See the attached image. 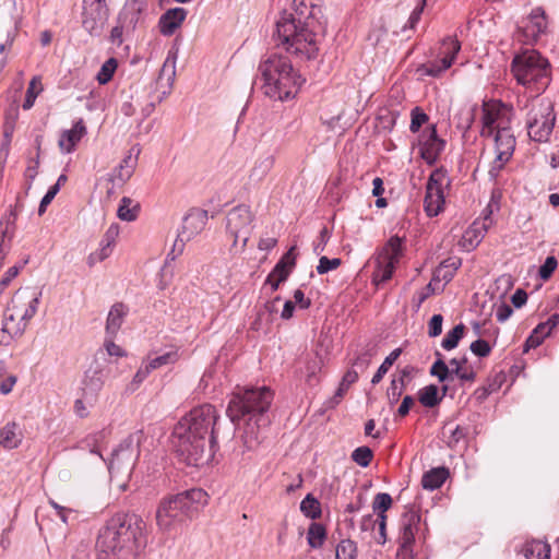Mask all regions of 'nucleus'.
I'll return each instance as SVG.
<instances>
[{
    "label": "nucleus",
    "instance_id": "1",
    "mask_svg": "<svg viewBox=\"0 0 559 559\" xmlns=\"http://www.w3.org/2000/svg\"><path fill=\"white\" fill-rule=\"evenodd\" d=\"M145 524L135 514L118 513L99 531V559H144Z\"/></svg>",
    "mask_w": 559,
    "mask_h": 559
},
{
    "label": "nucleus",
    "instance_id": "2",
    "mask_svg": "<svg viewBox=\"0 0 559 559\" xmlns=\"http://www.w3.org/2000/svg\"><path fill=\"white\" fill-rule=\"evenodd\" d=\"M273 401V392L266 388L237 389L228 403L226 414L234 424L246 421L243 445L251 450L260 443V429L270 424L266 415Z\"/></svg>",
    "mask_w": 559,
    "mask_h": 559
},
{
    "label": "nucleus",
    "instance_id": "3",
    "mask_svg": "<svg viewBox=\"0 0 559 559\" xmlns=\"http://www.w3.org/2000/svg\"><path fill=\"white\" fill-rule=\"evenodd\" d=\"M324 28L317 25L312 17L304 23L296 21L293 13L284 11L276 22L278 44L285 45L286 50L300 59H314L319 51L320 40Z\"/></svg>",
    "mask_w": 559,
    "mask_h": 559
},
{
    "label": "nucleus",
    "instance_id": "4",
    "mask_svg": "<svg viewBox=\"0 0 559 559\" xmlns=\"http://www.w3.org/2000/svg\"><path fill=\"white\" fill-rule=\"evenodd\" d=\"M263 94L273 100L294 98L304 83L289 59L282 55H270L259 66Z\"/></svg>",
    "mask_w": 559,
    "mask_h": 559
},
{
    "label": "nucleus",
    "instance_id": "5",
    "mask_svg": "<svg viewBox=\"0 0 559 559\" xmlns=\"http://www.w3.org/2000/svg\"><path fill=\"white\" fill-rule=\"evenodd\" d=\"M209 502V495L201 488H192L164 497L156 509L155 520L163 532H171L192 520Z\"/></svg>",
    "mask_w": 559,
    "mask_h": 559
},
{
    "label": "nucleus",
    "instance_id": "6",
    "mask_svg": "<svg viewBox=\"0 0 559 559\" xmlns=\"http://www.w3.org/2000/svg\"><path fill=\"white\" fill-rule=\"evenodd\" d=\"M511 71L518 83L530 88L536 96L543 93L550 82L549 63L536 50L518 55L512 61Z\"/></svg>",
    "mask_w": 559,
    "mask_h": 559
},
{
    "label": "nucleus",
    "instance_id": "7",
    "mask_svg": "<svg viewBox=\"0 0 559 559\" xmlns=\"http://www.w3.org/2000/svg\"><path fill=\"white\" fill-rule=\"evenodd\" d=\"M171 445L180 462L194 467L207 464L216 450L210 440L189 431L181 433L178 427L173 429Z\"/></svg>",
    "mask_w": 559,
    "mask_h": 559
},
{
    "label": "nucleus",
    "instance_id": "8",
    "mask_svg": "<svg viewBox=\"0 0 559 559\" xmlns=\"http://www.w3.org/2000/svg\"><path fill=\"white\" fill-rule=\"evenodd\" d=\"M144 436L141 430L130 433L112 451L108 462V469L112 479L118 481V486L127 489V483L131 477L132 471L140 456V447Z\"/></svg>",
    "mask_w": 559,
    "mask_h": 559
},
{
    "label": "nucleus",
    "instance_id": "9",
    "mask_svg": "<svg viewBox=\"0 0 559 559\" xmlns=\"http://www.w3.org/2000/svg\"><path fill=\"white\" fill-rule=\"evenodd\" d=\"M218 418L219 415L213 405L203 404L191 409L175 427H178L181 433L182 431H189L195 436L203 437L216 447L217 430L215 425Z\"/></svg>",
    "mask_w": 559,
    "mask_h": 559
},
{
    "label": "nucleus",
    "instance_id": "10",
    "mask_svg": "<svg viewBox=\"0 0 559 559\" xmlns=\"http://www.w3.org/2000/svg\"><path fill=\"white\" fill-rule=\"evenodd\" d=\"M253 214L249 206L238 205L227 214L226 229L233 237V248L236 252H242L253 229Z\"/></svg>",
    "mask_w": 559,
    "mask_h": 559
},
{
    "label": "nucleus",
    "instance_id": "11",
    "mask_svg": "<svg viewBox=\"0 0 559 559\" xmlns=\"http://www.w3.org/2000/svg\"><path fill=\"white\" fill-rule=\"evenodd\" d=\"M207 211L202 209H191L182 218V224L178 230L177 238L167 259L175 260L180 255L187 242L200 235L207 223Z\"/></svg>",
    "mask_w": 559,
    "mask_h": 559
},
{
    "label": "nucleus",
    "instance_id": "12",
    "mask_svg": "<svg viewBox=\"0 0 559 559\" xmlns=\"http://www.w3.org/2000/svg\"><path fill=\"white\" fill-rule=\"evenodd\" d=\"M555 114L550 102L542 100L528 114V135L536 142H546L554 130Z\"/></svg>",
    "mask_w": 559,
    "mask_h": 559
},
{
    "label": "nucleus",
    "instance_id": "13",
    "mask_svg": "<svg viewBox=\"0 0 559 559\" xmlns=\"http://www.w3.org/2000/svg\"><path fill=\"white\" fill-rule=\"evenodd\" d=\"M403 255V239L392 236L377 258V266L373 271V282L379 285L389 281Z\"/></svg>",
    "mask_w": 559,
    "mask_h": 559
},
{
    "label": "nucleus",
    "instance_id": "14",
    "mask_svg": "<svg viewBox=\"0 0 559 559\" xmlns=\"http://www.w3.org/2000/svg\"><path fill=\"white\" fill-rule=\"evenodd\" d=\"M41 295V289L38 287L20 288L9 304V311H13V316L17 319L29 322L37 312Z\"/></svg>",
    "mask_w": 559,
    "mask_h": 559
},
{
    "label": "nucleus",
    "instance_id": "15",
    "mask_svg": "<svg viewBox=\"0 0 559 559\" xmlns=\"http://www.w3.org/2000/svg\"><path fill=\"white\" fill-rule=\"evenodd\" d=\"M109 17L106 0H83L82 27L92 36H99Z\"/></svg>",
    "mask_w": 559,
    "mask_h": 559
},
{
    "label": "nucleus",
    "instance_id": "16",
    "mask_svg": "<svg viewBox=\"0 0 559 559\" xmlns=\"http://www.w3.org/2000/svg\"><path fill=\"white\" fill-rule=\"evenodd\" d=\"M449 183L443 169H435L426 185L425 211L428 216H437L444 204L443 187Z\"/></svg>",
    "mask_w": 559,
    "mask_h": 559
},
{
    "label": "nucleus",
    "instance_id": "17",
    "mask_svg": "<svg viewBox=\"0 0 559 559\" xmlns=\"http://www.w3.org/2000/svg\"><path fill=\"white\" fill-rule=\"evenodd\" d=\"M460 50V41L455 38L448 37L442 41L440 52L442 55L441 59L424 63L417 69V71L423 75L437 78L452 66Z\"/></svg>",
    "mask_w": 559,
    "mask_h": 559
},
{
    "label": "nucleus",
    "instance_id": "18",
    "mask_svg": "<svg viewBox=\"0 0 559 559\" xmlns=\"http://www.w3.org/2000/svg\"><path fill=\"white\" fill-rule=\"evenodd\" d=\"M419 150L421 158L429 165H433L445 147V141L437 134V127L431 124L419 135Z\"/></svg>",
    "mask_w": 559,
    "mask_h": 559
},
{
    "label": "nucleus",
    "instance_id": "19",
    "mask_svg": "<svg viewBox=\"0 0 559 559\" xmlns=\"http://www.w3.org/2000/svg\"><path fill=\"white\" fill-rule=\"evenodd\" d=\"M548 27L547 16L543 8L537 7L531 11L528 16L522 21L519 31L524 37V41L533 44L546 33Z\"/></svg>",
    "mask_w": 559,
    "mask_h": 559
},
{
    "label": "nucleus",
    "instance_id": "20",
    "mask_svg": "<svg viewBox=\"0 0 559 559\" xmlns=\"http://www.w3.org/2000/svg\"><path fill=\"white\" fill-rule=\"evenodd\" d=\"M421 516L415 510H408L403 513L400 521V546L404 551H412L415 536L420 527Z\"/></svg>",
    "mask_w": 559,
    "mask_h": 559
},
{
    "label": "nucleus",
    "instance_id": "21",
    "mask_svg": "<svg viewBox=\"0 0 559 559\" xmlns=\"http://www.w3.org/2000/svg\"><path fill=\"white\" fill-rule=\"evenodd\" d=\"M187 16V10L183 8H173L167 10L158 22L159 31L165 36L173 35L182 24Z\"/></svg>",
    "mask_w": 559,
    "mask_h": 559
},
{
    "label": "nucleus",
    "instance_id": "22",
    "mask_svg": "<svg viewBox=\"0 0 559 559\" xmlns=\"http://www.w3.org/2000/svg\"><path fill=\"white\" fill-rule=\"evenodd\" d=\"M86 134V127L82 119L78 120L70 130H64L59 139V147L63 153H71L75 145Z\"/></svg>",
    "mask_w": 559,
    "mask_h": 559
},
{
    "label": "nucleus",
    "instance_id": "23",
    "mask_svg": "<svg viewBox=\"0 0 559 559\" xmlns=\"http://www.w3.org/2000/svg\"><path fill=\"white\" fill-rule=\"evenodd\" d=\"M176 61H177V51L170 50L164 61V64L159 71V75L157 79V84L162 87H167V91H163V94L166 95L173 87L176 76Z\"/></svg>",
    "mask_w": 559,
    "mask_h": 559
},
{
    "label": "nucleus",
    "instance_id": "24",
    "mask_svg": "<svg viewBox=\"0 0 559 559\" xmlns=\"http://www.w3.org/2000/svg\"><path fill=\"white\" fill-rule=\"evenodd\" d=\"M22 209V200L17 197L15 204L10 207L8 213H5L0 221V237L8 239V241L12 240L16 227L17 214Z\"/></svg>",
    "mask_w": 559,
    "mask_h": 559
},
{
    "label": "nucleus",
    "instance_id": "25",
    "mask_svg": "<svg viewBox=\"0 0 559 559\" xmlns=\"http://www.w3.org/2000/svg\"><path fill=\"white\" fill-rule=\"evenodd\" d=\"M128 314V308L122 302H116L109 310L106 321V334L110 338H115L119 332L126 316Z\"/></svg>",
    "mask_w": 559,
    "mask_h": 559
},
{
    "label": "nucleus",
    "instance_id": "26",
    "mask_svg": "<svg viewBox=\"0 0 559 559\" xmlns=\"http://www.w3.org/2000/svg\"><path fill=\"white\" fill-rule=\"evenodd\" d=\"M489 229V224L474 222L465 231L463 236V246L467 250L475 249L483 238L485 237L487 230Z\"/></svg>",
    "mask_w": 559,
    "mask_h": 559
},
{
    "label": "nucleus",
    "instance_id": "27",
    "mask_svg": "<svg viewBox=\"0 0 559 559\" xmlns=\"http://www.w3.org/2000/svg\"><path fill=\"white\" fill-rule=\"evenodd\" d=\"M495 147L497 155L501 154V156L511 158L515 147V139L510 129L503 128L497 130L495 135Z\"/></svg>",
    "mask_w": 559,
    "mask_h": 559
},
{
    "label": "nucleus",
    "instance_id": "28",
    "mask_svg": "<svg viewBox=\"0 0 559 559\" xmlns=\"http://www.w3.org/2000/svg\"><path fill=\"white\" fill-rule=\"evenodd\" d=\"M449 476V471L445 467H437L426 472L421 478V486L427 490H435L440 488Z\"/></svg>",
    "mask_w": 559,
    "mask_h": 559
},
{
    "label": "nucleus",
    "instance_id": "29",
    "mask_svg": "<svg viewBox=\"0 0 559 559\" xmlns=\"http://www.w3.org/2000/svg\"><path fill=\"white\" fill-rule=\"evenodd\" d=\"M525 559H548L550 546L542 540L527 542L523 547Z\"/></svg>",
    "mask_w": 559,
    "mask_h": 559
},
{
    "label": "nucleus",
    "instance_id": "30",
    "mask_svg": "<svg viewBox=\"0 0 559 559\" xmlns=\"http://www.w3.org/2000/svg\"><path fill=\"white\" fill-rule=\"evenodd\" d=\"M27 324V321L17 319L13 316V311H9V308L7 309L4 313L3 326L7 333L10 334L13 340L23 335Z\"/></svg>",
    "mask_w": 559,
    "mask_h": 559
},
{
    "label": "nucleus",
    "instance_id": "31",
    "mask_svg": "<svg viewBox=\"0 0 559 559\" xmlns=\"http://www.w3.org/2000/svg\"><path fill=\"white\" fill-rule=\"evenodd\" d=\"M323 367V358L320 354L316 353L307 358L306 361V382L309 385H314L319 382L318 373Z\"/></svg>",
    "mask_w": 559,
    "mask_h": 559
},
{
    "label": "nucleus",
    "instance_id": "32",
    "mask_svg": "<svg viewBox=\"0 0 559 559\" xmlns=\"http://www.w3.org/2000/svg\"><path fill=\"white\" fill-rule=\"evenodd\" d=\"M103 386V380L98 371H94L93 376L86 374V380L83 386V395L87 403L95 401L97 392Z\"/></svg>",
    "mask_w": 559,
    "mask_h": 559
},
{
    "label": "nucleus",
    "instance_id": "33",
    "mask_svg": "<svg viewBox=\"0 0 559 559\" xmlns=\"http://www.w3.org/2000/svg\"><path fill=\"white\" fill-rule=\"evenodd\" d=\"M275 164V157L273 155H266L259 158L250 173V178L254 181H261L273 168Z\"/></svg>",
    "mask_w": 559,
    "mask_h": 559
},
{
    "label": "nucleus",
    "instance_id": "34",
    "mask_svg": "<svg viewBox=\"0 0 559 559\" xmlns=\"http://www.w3.org/2000/svg\"><path fill=\"white\" fill-rule=\"evenodd\" d=\"M418 400L423 406L432 408L442 401V396L439 395L437 385L429 384L419 390Z\"/></svg>",
    "mask_w": 559,
    "mask_h": 559
},
{
    "label": "nucleus",
    "instance_id": "35",
    "mask_svg": "<svg viewBox=\"0 0 559 559\" xmlns=\"http://www.w3.org/2000/svg\"><path fill=\"white\" fill-rule=\"evenodd\" d=\"M17 425L15 423H8L0 432L1 441L0 443L7 448V449H14L16 448L20 442L21 438L19 433L16 432Z\"/></svg>",
    "mask_w": 559,
    "mask_h": 559
},
{
    "label": "nucleus",
    "instance_id": "36",
    "mask_svg": "<svg viewBox=\"0 0 559 559\" xmlns=\"http://www.w3.org/2000/svg\"><path fill=\"white\" fill-rule=\"evenodd\" d=\"M326 538V530L320 523H311L308 533L307 542L311 548H320Z\"/></svg>",
    "mask_w": 559,
    "mask_h": 559
},
{
    "label": "nucleus",
    "instance_id": "37",
    "mask_svg": "<svg viewBox=\"0 0 559 559\" xmlns=\"http://www.w3.org/2000/svg\"><path fill=\"white\" fill-rule=\"evenodd\" d=\"M461 266V259L456 257L448 258L442 261L437 270L438 277H441L444 282H450L454 272Z\"/></svg>",
    "mask_w": 559,
    "mask_h": 559
},
{
    "label": "nucleus",
    "instance_id": "38",
    "mask_svg": "<svg viewBox=\"0 0 559 559\" xmlns=\"http://www.w3.org/2000/svg\"><path fill=\"white\" fill-rule=\"evenodd\" d=\"M401 354H402V349L395 348L385 357V359L380 365L377 372L373 374V377L371 379L372 384H378L381 382V380L383 379L385 373L389 371L391 366L397 360V358L400 357Z\"/></svg>",
    "mask_w": 559,
    "mask_h": 559
},
{
    "label": "nucleus",
    "instance_id": "39",
    "mask_svg": "<svg viewBox=\"0 0 559 559\" xmlns=\"http://www.w3.org/2000/svg\"><path fill=\"white\" fill-rule=\"evenodd\" d=\"M300 511L307 518L316 520L321 516L320 502L311 493H308L300 502Z\"/></svg>",
    "mask_w": 559,
    "mask_h": 559
},
{
    "label": "nucleus",
    "instance_id": "40",
    "mask_svg": "<svg viewBox=\"0 0 559 559\" xmlns=\"http://www.w3.org/2000/svg\"><path fill=\"white\" fill-rule=\"evenodd\" d=\"M132 200L130 198L123 197L120 201L117 216L124 222H133L138 217L139 205H134L131 207Z\"/></svg>",
    "mask_w": 559,
    "mask_h": 559
},
{
    "label": "nucleus",
    "instance_id": "41",
    "mask_svg": "<svg viewBox=\"0 0 559 559\" xmlns=\"http://www.w3.org/2000/svg\"><path fill=\"white\" fill-rule=\"evenodd\" d=\"M464 332L465 326L463 323L455 325L451 331L447 333V335L442 340V348L445 350L454 349L459 345L460 340L463 337Z\"/></svg>",
    "mask_w": 559,
    "mask_h": 559
},
{
    "label": "nucleus",
    "instance_id": "42",
    "mask_svg": "<svg viewBox=\"0 0 559 559\" xmlns=\"http://www.w3.org/2000/svg\"><path fill=\"white\" fill-rule=\"evenodd\" d=\"M290 269L292 267H288L286 265V262L284 261V259H281L277 262V264L275 265V267L273 269V271L269 274V276L266 278V283H272V281L276 277L275 285H273V290H276L278 288L280 284L287 280Z\"/></svg>",
    "mask_w": 559,
    "mask_h": 559
},
{
    "label": "nucleus",
    "instance_id": "43",
    "mask_svg": "<svg viewBox=\"0 0 559 559\" xmlns=\"http://www.w3.org/2000/svg\"><path fill=\"white\" fill-rule=\"evenodd\" d=\"M43 91L41 82L39 76H34L26 91V96L22 105L24 110H28L33 107L36 97Z\"/></svg>",
    "mask_w": 559,
    "mask_h": 559
},
{
    "label": "nucleus",
    "instance_id": "44",
    "mask_svg": "<svg viewBox=\"0 0 559 559\" xmlns=\"http://www.w3.org/2000/svg\"><path fill=\"white\" fill-rule=\"evenodd\" d=\"M11 20L13 22L14 31H17L23 20L24 13L29 9L31 0H11Z\"/></svg>",
    "mask_w": 559,
    "mask_h": 559
},
{
    "label": "nucleus",
    "instance_id": "45",
    "mask_svg": "<svg viewBox=\"0 0 559 559\" xmlns=\"http://www.w3.org/2000/svg\"><path fill=\"white\" fill-rule=\"evenodd\" d=\"M36 144H37V155L34 160H31L28 166L26 167L24 171V177L26 179V187H25V193L27 194L28 191L32 188L33 181L36 178L38 174V166H39V152H40V141L39 136L36 138Z\"/></svg>",
    "mask_w": 559,
    "mask_h": 559
},
{
    "label": "nucleus",
    "instance_id": "46",
    "mask_svg": "<svg viewBox=\"0 0 559 559\" xmlns=\"http://www.w3.org/2000/svg\"><path fill=\"white\" fill-rule=\"evenodd\" d=\"M357 545L352 539H343L335 550V559H356Z\"/></svg>",
    "mask_w": 559,
    "mask_h": 559
},
{
    "label": "nucleus",
    "instance_id": "47",
    "mask_svg": "<svg viewBox=\"0 0 559 559\" xmlns=\"http://www.w3.org/2000/svg\"><path fill=\"white\" fill-rule=\"evenodd\" d=\"M438 359L432 364L430 368V374L437 377L440 382H444L449 378H452V368L443 361L441 354L437 353Z\"/></svg>",
    "mask_w": 559,
    "mask_h": 559
},
{
    "label": "nucleus",
    "instance_id": "48",
    "mask_svg": "<svg viewBox=\"0 0 559 559\" xmlns=\"http://www.w3.org/2000/svg\"><path fill=\"white\" fill-rule=\"evenodd\" d=\"M179 359L178 350L167 352L160 356L150 359L146 364L148 368L153 371L157 368H160L165 365H173Z\"/></svg>",
    "mask_w": 559,
    "mask_h": 559
},
{
    "label": "nucleus",
    "instance_id": "49",
    "mask_svg": "<svg viewBox=\"0 0 559 559\" xmlns=\"http://www.w3.org/2000/svg\"><path fill=\"white\" fill-rule=\"evenodd\" d=\"M117 60L115 58H109L108 60H106L103 66L100 67V70L99 72L97 73V81L99 84H106L108 83L111 79H112V75L117 69Z\"/></svg>",
    "mask_w": 559,
    "mask_h": 559
},
{
    "label": "nucleus",
    "instance_id": "50",
    "mask_svg": "<svg viewBox=\"0 0 559 559\" xmlns=\"http://www.w3.org/2000/svg\"><path fill=\"white\" fill-rule=\"evenodd\" d=\"M372 457V450L366 445L355 449L352 453V460L361 467L369 466Z\"/></svg>",
    "mask_w": 559,
    "mask_h": 559
},
{
    "label": "nucleus",
    "instance_id": "51",
    "mask_svg": "<svg viewBox=\"0 0 559 559\" xmlns=\"http://www.w3.org/2000/svg\"><path fill=\"white\" fill-rule=\"evenodd\" d=\"M376 355V350L373 347L367 348L356 356L354 359L352 367L358 372H364L369 367L372 357Z\"/></svg>",
    "mask_w": 559,
    "mask_h": 559
},
{
    "label": "nucleus",
    "instance_id": "52",
    "mask_svg": "<svg viewBox=\"0 0 559 559\" xmlns=\"http://www.w3.org/2000/svg\"><path fill=\"white\" fill-rule=\"evenodd\" d=\"M141 153V148L138 144L133 145L120 162V166L124 168V170L130 171L132 175L138 164V157Z\"/></svg>",
    "mask_w": 559,
    "mask_h": 559
},
{
    "label": "nucleus",
    "instance_id": "53",
    "mask_svg": "<svg viewBox=\"0 0 559 559\" xmlns=\"http://www.w3.org/2000/svg\"><path fill=\"white\" fill-rule=\"evenodd\" d=\"M427 4V0H420L418 4L415 7V9L412 11L407 23L403 26L402 32H406L408 29H415L418 22L421 19V14L424 12V9Z\"/></svg>",
    "mask_w": 559,
    "mask_h": 559
},
{
    "label": "nucleus",
    "instance_id": "54",
    "mask_svg": "<svg viewBox=\"0 0 559 559\" xmlns=\"http://www.w3.org/2000/svg\"><path fill=\"white\" fill-rule=\"evenodd\" d=\"M411 117L412 120L409 124V130L413 133H417L429 119L428 115L425 114L419 107H415L412 109Z\"/></svg>",
    "mask_w": 559,
    "mask_h": 559
},
{
    "label": "nucleus",
    "instance_id": "55",
    "mask_svg": "<svg viewBox=\"0 0 559 559\" xmlns=\"http://www.w3.org/2000/svg\"><path fill=\"white\" fill-rule=\"evenodd\" d=\"M392 502H393L392 498L389 493H386V492L377 493L373 499V502H372L373 511L385 513V511H388L391 508Z\"/></svg>",
    "mask_w": 559,
    "mask_h": 559
},
{
    "label": "nucleus",
    "instance_id": "56",
    "mask_svg": "<svg viewBox=\"0 0 559 559\" xmlns=\"http://www.w3.org/2000/svg\"><path fill=\"white\" fill-rule=\"evenodd\" d=\"M558 261L554 255L547 257L544 264L539 267V277L544 281L550 278L555 270L557 269Z\"/></svg>",
    "mask_w": 559,
    "mask_h": 559
},
{
    "label": "nucleus",
    "instance_id": "57",
    "mask_svg": "<svg viewBox=\"0 0 559 559\" xmlns=\"http://www.w3.org/2000/svg\"><path fill=\"white\" fill-rule=\"evenodd\" d=\"M342 261L338 258L329 259L328 257H321L319 264L317 265V272L319 274H325L329 271L335 270L341 265Z\"/></svg>",
    "mask_w": 559,
    "mask_h": 559
},
{
    "label": "nucleus",
    "instance_id": "58",
    "mask_svg": "<svg viewBox=\"0 0 559 559\" xmlns=\"http://www.w3.org/2000/svg\"><path fill=\"white\" fill-rule=\"evenodd\" d=\"M471 352L478 357H487L491 353L489 343L483 338L474 341L469 346Z\"/></svg>",
    "mask_w": 559,
    "mask_h": 559
},
{
    "label": "nucleus",
    "instance_id": "59",
    "mask_svg": "<svg viewBox=\"0 0 559 559\" xmlns=\"http://www.w3.org/2000/svg\"><path fill=\"white\" fill-rule=\"evenodd\" d=\"M112 250L110 248H107L105 246H100V248L94 252H92L87 257V264L88 266H94L96 263L104 261L111 254Z\"/></svg>",
    "mask_w": 559,
    "mask_h": 559
},
{
    "label": "nucleus",
    "instance_id": "60",
    "mask_svg": "<svg viewBox=\"0 0 559 559\" xmlns=\"http://www.w3.org/2000/svg\"><path fill=\"white\" fill-rule=\"evenodd\" d=\"M404 389H405V383L399 384L397 380L391 381V384H390V386L388 389V393H386L389 403L391 405L395 404L400 400Z\"/></svg>",
    "mask_w": 559,
    "mask_h": 559
},
{
    "label": "nucleus",
    "instance_id": "61",
    "mask_svg": "<svg viewBox=\"0 0 559 559\" xmlns=\"http://www.w3.org/2000/svg\"><path fill=\"white\" fill-rule=\"evenodd\" d=\"M145 7L144 0H128V3L126 5V10L131 12V23H136L139 20V15L143 11Z\"/></svg>",
    "mask_w": 559,
    "mask_h": 559
},
{
    "label": "nucleus",
    "instance_id": "62",
    "mask_svg": "<svg viewBox=\"0 0 559 559\" xmlns=\"http://www.w3.org/2000/svg\"><path fill=\"white\" fill-rule=\"evenodd\" d=\"M443 317L441 314H433L428 322V335L437 337L442 332Z\"/></svg>",
    "mask_w": 559,
    "mask_h": 559
},
{
    "label": "nucleus",
    "instance_id": "63",
    "mask_svg": "<svg viewBox=\"0 0 559 559\" xmlns=\"http://www.w3.org/2000/svg\"><path fill=\"white\" fill-rule=\"evenodd\" d=\"M330 237H331V234H330L328 227H323L320 230L318 240L313 243V252L316 254L319 255L324 251V249L330 240Z\"/></svg>",
    "mask_w": 559,
    "mask_h": 559
},
{
    "label": "nucleus",
    "instance_id": "64",
    "mask_svg": "<svg viewBox=\"0 0 559 559\" xmlns=\"http://www.w3.org/2000/svg\"><path fill=\"white\" fill-rule=\"evenodd\" d=\"M132 174L130 171L124 170L122 166L118 165L115 169L112 175L110 176L109 180L114 185H123L131 178Z\"/></svg>",
    "mask_w": 559,
    "mask_h": 559
}]
</instances>
